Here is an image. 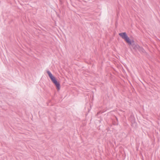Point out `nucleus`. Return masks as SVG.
Returning a JSON list of instances; mask_svg holds the SVG:
<instances>
[{"label":"nucleus","mask_w":160,"mask_h":160,"mask_svg":"<svg viewBox=\"0 0 160 160\" xmlns=\"http://www.w3.org/2000/svg\"><path fill=\"white\" fill-rule=\"evenodd\" d=\"M52 82L56 86L58 90H59L60 88V85L59 82H58L57 80Z\"/></svg>","instance_id":"2"},{"label":"nucleus","mask_w":160,"mask_h":160,"mask_svg":"<svg viewBox=\"0 0 160 160\" xmlns=\"http://www.w3.org/2000/svg\"><path fill=\"white\" fill-rule=\"evenodd\" d=\"M139 45L138 44H135V43L134 44L133 46L132 47L133 49L135 50H138V48H139Z\"/></svg>","instance_id":"4"},{"label":"nucleus","mask_w":160,"mask_h":160,"mask_svg":"<svg viewBox=\"0 0 160 160\" xmlns=\"http://www.w3.org/2000/svg\"><path fill=\"white\" fill-rule=\"evenodd\" d=\"M119 35L122 39L124 40L129 45L131 46L132 47L135 44L134 41L133 39H130L126 32L119 33Z\"/></svg>","instance_id":"1"},{"label":"nucleus","mask_w":160,"mask_h":160,"mask_svg":"<svg viewBox=\"0 0 160 160\" xmlns=\"http://www.w3.org/2000/svg\"><path fill=\"white\" fill-rule=\"evenodd\" d=\"M49 78L52 82L56 80V78L53 75L50 77Z\"/></svg>","instance_id":"5"},{"label":"nucleus","mask_w":160,"mask_h":160,"mask_svg":"<svg viewBox=\"0 0 160 160\" xmlns=\"http://www.w3.org/2000/svg\"><path fill=\"white\" fill-rule=\"evenodd\" d=\"M47 72L49 78L53 75L52 73L50 71H48Z\"/></svg>","instance_id":"6"},{"label":"nucleus","mask_w":160,"mask_h":160,"mask_svg":"<svg viewBox=\"0 0 160 160\" xmlns=\"http://www.w3.org/2000/svg\"><path fill=\"white\" fill-rule=\"evenodd\" d=\"M138 50L140 52L145 53V51L143 48L139 46V48H138Z\"/></svg>","instance_id":"3"}]
</instances>
